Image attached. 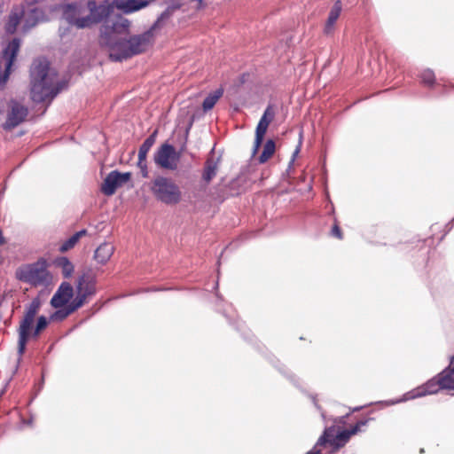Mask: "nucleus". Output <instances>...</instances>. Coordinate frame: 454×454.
Here are the masks:
<instances>
[{"mask_svg": "<svg viewBox=\"0 0 454 454\" xmlns=\"http://www.w3.org/2000/svg\"><path fill=\"white\" fill-rule=\"evenodd\" d=\"M274 115H275V113H274L272 106H269L265 109V111H264L262 116L261 117V119L257 124V127H256V129L259 130L260 134L266 133L268 126H269L270 122L273 120Z\"/></svg>", "mask_w": 454, "mask_h": 454, "instance_id": "393cba45", "label": "nucleus"}, {"mask_svg": "<svg viewBox=\"0 0 454 454\" xmlns=\"http://www.w3.org/2000/svg\"><path fill=\"white\" fill-rule=\"evenodd\" d=\"M421 81L424 84L432 85L434 82V74L432 70H424L420 74Z\"/></svg>", "mask_w": 454, "mask_h": 454, "instance_id": "473e14b6", "label": "nucleus"}, {"mask_svg": "<svg viewBox=\"0 0 454 454\" xmlns=\"http://www.w3.org/2000/svg\"><path fill=\"white\" fill-rule=\"evenodd\" d=\"M165 4L167 5L166 9L157 17L150 27L156 35L170 24L174 14L184 5L182 0H168L165 1Z\"/></svg>", "mask_w": 454, "mask_h": 454, "instance_id": "1a4fd4ad", "label": "nucleus"}, {"mask_svg": "<svg viewBox=\"0 0 454 454\" xmlns=\"http://www.w3.org/2000/svg\"><path fill=\"white\" fill-rule=\"evenodd\" d=\"M204 7L203 0H189L187 11L191 15L196 13L198 11Z\"/></svg>", "mask_w": 454, "mask_h": 454, "instance_id": "2f4dec72", "label": "nucleus"}, {"mask_svg": "<svg viewBox=\"0 0 454 454\" xmlns=\"http://www.w3.org/2000/svg\"><path fill=\"white\" fill-rule=\"evenodd\" d=\"M96 294V278L90 272L81 275L76 283V296L73 300L81 301V307L85 303L86 299Z\"/></svg>", "mask_w": 454, "mask_h": 454, "instance_id": "f8f14e48", "label": "nucleus"}, {"mask_svg": "<svg viewBox=\"0 0 454 454\" xmlns=\"http://www.w3.org/2000/svg\"><path fill=\"white\" fill-rule=\"evenodd\" d=\"M25 15L24 5H15L12 8L6 23L4 30L6 34L12 35L17 31L18 26L23 24V16Z\"/></svg>", "mask_w": 454, "mask_h": 454, "instance_id": "a211bd4d", "label": "nucleus"}, {"mask_svg": "<svg viewBox=\"0 0 454 454\" xmlns=\"http://www.w3.org/2000/svg\"><path fill=\"white\" fill-rule=\"evenodd\" d=\"M155 0H114L110 4L114 9L116 8L124 14H130L138 12L151 4Z\"/></svg>", "mask_w": 454, "mask_h": 454, "instance_id": "dca6fc26", "label": "nucleus"}, {"mask_svg": "<svg viewBox=\"0 0 454 454\" xmlns=\"http://www.w3.org/2000/svg\"><path fill=\"white\" fill-rule=\"evenodd\" d=\"M60 9L62 19L78 29L90 28L101 23L114 12L108 0L100 4L95 0H89L86 4L82 2L70 3L61 5Z\"/></svg>", "mask_w": 454, "mask_h": 454, "instance_id": "f257e3e1", "label": "nucleus"}, {"mask_svg": "<svg viewBox=\"0 0 454 454\" xmlns=\"http://www.w3.org/2000/svg\"><path fill=\"white\" fill-rule=\"evenodd\" d=\"M333 431V427H327L325 429L324 434L319 437L317 440L316 446L313 448V450H309L306 454H322L321 450H316L317 446L325 445L326 442H328V437L332 435V432Z\"/></svg>", "mask_w": 454, "mask_h": 454, "instance_id": "c756f323", "label": "nucleus"}, {"mask_svg": "<svg viewBox=\"0 0 454 454\" xmlns=\"http://www.w3.org/2000/svg\"><path fill=\"white\" fill-rule=\"evenodd\" d=\"M264 135L265 133L260 134L258 129L255 130L254 151H257L261 146Z\"/></svg>", "mask_w": 454, "mask_h": 454, "instance_id": "c9c22d12", "label": "nucleus"}, {"mask_svg": "<svg viewBox=\"0 0 454 454\" xmlns=\"http://www.w3.org/2000/svg\"><path fill=\"white\" fill-rule=\"evenodd\" d=\"M48 325V320L44 316H41L37 318V323L35 327L37 328V331H43L44 330Z\"/></svg>", "mask_w": 454, "mask_h": 454, "instance_id": "f704fd0d", "label": "nucleus"}, {"mask_svg": "<svg viewBox=\"0 0 454 454\" xmlns=\"http://www.w3.org/2000/svg\"><path fill=\"white\" fill-rule=\"evenodd\" d=\"M81 301H72L68 305H65L61 308H57L58 309L51 315L52 320L61 321L68 317L70 314L74 312L76 309L81 308Z\"/></svg>", "mask_w": 454, "mask_h": 454, "instance_id": "b1692460", "label": "nucleus"}, {"mask_svg": "<svg viewBox=\"0 0 454 454\" xmlns=\"http://www.w3.org/2000/svg\"><path fill=\"white\" fill-rule=\"evenodd\" d=\"M443 380V373H440L437 378L429 380L426 384L412 389L403 395L402 401H407L426 395H432L437 393L440 389L445 388L442 383Z\"/></svg>", "mask_w": 454, "mask_h": 454, "instance_id": "ddd939ff", "label": "nucleus"}, {"mask_svg": "<svg viewBox=\"0 0 454 454\" xmlns=\"http://www.w3.org/2000/svg\"><path fill=\"white\" fill-rule=\"evenodd\" d=\"M78 241L79 239L74 234L60 246L59 249L61 252H67L69 249L73 248Z\"/></svg>", "mask_w": 454, "mask_h": 454, "instance_id": "72a5a7b5", "label": "nucleus"}, {"mask_svg": "<svg viewBox=\"0 0 454 454\" xmlns=\"http://www.w3.org/2000/svg\"><path fill=\"white\" fill-rule=\"evenodd\" d=\"M30 92L35 102L52 100L60 91L57 73L45 59H35L30 68Z\"/></svg>", "mask_w": 454, "mask_h": 454, "instance_id": "f03ea898", "label": "nucleus"}, {"mask_svg": "<svg viewBox=\"0 0 454 454\" xmlns=\"http://www.w3.org/2000/svg\"><path fill=\"white\" fill-rule=\"evenodd\" d=\"M3 12V4H0V13Z\"/></svg>", "mask_w": 454, "mask_h": 454, "instance_id": "c03bdc74", "label": "nucleus"}, {"mask_svg": "<svg viewBox=\"0 0 454 454\" xmlns=\"http://www.w3.org/2000/svg\"><path fill=\"white\" fill-rule=\"evenodd\" d=\"M150 189L155 199L166 205H176L182 200L180 188L168 177L158 176L152 181Z\"/></svg>", "mask_w": 454, "mask_h": 454, "instance_id": "39448f33", "label": "nucleus"}, {"mask_svg": "<svg viewBox=\"0 0 454 454\" xmlns=\"http://www.w3.org/2000/svg\"><path fill=\"white\" fill-rule=\"evenodd\" d=\"M114 252V245L109 242H104L95 250L94 259L99 264H106L112 257Z\"/></svg>", "mask_w": 454, "mask_h": 454, "instance_id": "412c9836", "label": "nucleus"}, {"mask_svg": "<svg viewBox=\"0 0 454 454\" xmlns=\"http://www.w3.org/2000/svg\"><path fill=\"white\" fill-rule=\"evenodd\" d=\"M345 419H346V417H344V416H343V417H340V418L338 419V422H339V423H345Z\"/></svg>", "mask_w": 454, "mask_h": 454, "instance_id": "37998d69", "label": "nucleus"}, {"mask_svg": "<svg viewBox=\"0 0 454 454\" xmlns=\"http://www.w3.org/2000/svg\"><path fill=\"white\" fill-rule=\"evenodd\" d=\"M165 4L167 5L166 9L157 17L150 27L156 35L170 24L174 14L184 5L182 0H168L165 1Z\"/></svg>", "mask_w": 454, "mask_h": 454, "instance_id": "9b49d317", "label": "nucleus"}, {"mask_svg": "<svg viewBox=\"0 0 454 454\" xmlns=\"http://www.w3.org/2000/svg\"><path fill=\"white\" fill-rule=\"evenodd\" d=\"M56 264L61 269L62 274L65 278H70L72 276L74 267L67 257L59 258L56 261Z\"/></svg>", "mask_w": 454, "mask_h": 454, "instance_id": "cd10ccee", "label": "nucleus"}, {"mask_svg": "<svg viewBox=\"0 0 454 454\" xmlns=\"http://www.w3.org/2000/svg\"><path fill=\"white\" fill-rule=\"evenodd\" d=\"M156 131L150 135L141 145L138 150V160H146L147 153L155 143Z\"/></svg>", "mask_w": 454, "mask_h": 454, "instance_id": "a878e982", "label": "nucleus"}, {"mask_svg": "<svg viewBox=\"0 0 454 454\" xmlns=\"http://www.w3.org/2000/svg\"><path fill=\"white\" fill-rule=\"evenodd\" d=\"M131 174L129 172L120 173L117 170L111 171L101 185V192L106 196H111L116 192L118 187L128 183Z\"/></svg>", "mask_w": 454, "mask_h": 454, "instance_id": "4468645a", "label": "nucleus"}, {"mask_svg": "<svg viewBox=\"0 0 454 454\" xmlns=\"http://www.w3.org/2000/svg\"><path fill=\"white\" fill-rule=\"evenodd\" d=\"M165 4L167 5L166 9L157 17L150 27L156 35L170 24L174 14L184 5L182 0H168L165 1Z\"/></svg>", "mask_w": 454, "mask_h": 454, "instance_id": "9d476101", "label": "nucleus"}, {"mask_svg": "<svg viewBox=\"0 0 454 454\" xmlns=\"http://www.w3.org/2000/svg\"><path fill=\"white\" fill-rule=\"evenodd\" d=\"M332 234H333V236H334L340 239H342L340 229L336 224L332 229Z\"/></svg>", "mask_w": 454, "mask_h": 454, "instance_id": "4c0bfd02", "label": "nucleus"}, {"mask_svg": "<svg viewBox=\"0 0 454 454\" xmlns=\"http://www.w3.org/2000/svg\"><path fill=\"white\" fill-rule=\"evenodd\" d=\"M223 90L218 89L213 93L209 94L203 101L202 107L205 112L211 110L218 99L223 96Z\"/></svg>", "mask_w": 454, "mask_h": 454, "instance_id": "bb28decb", "label": "nucleus"}, {"mask_svg": "<svg viewBox=\"0 0 454 454\" xmlns=\"http://www.w3.org/2000/svg\"><path fill=\"white\" fill-rule=\"evenodd\" d=\"M156 35L150 28L142 34L132 35L114 46L110 59L121 61L145 52L153 44Z\"/></svg>", "mask_w": 454, "mask_h": 454, "instance_id": "7ed1b4c3", "label": "nucleus"}, {"mask_svg": "<svg viewBox=\"0 0 454 454\" xmlns=\"http://www.w3.org/2000/svg\"><path fill=\"white\" fill-rule=\"evenodd\" d=\"M368 420H360L350 429H345L338 432L336 437L331 441L330 438L333 435L334 430L332 432V435L328 437V442L334 445L336 448L342 447L348 442L349 438L361 431V427L367 424Z\"/></svg>", "mask_w": 454, "mask_h": 454, "instance_id": "6ab92c4d", "label": "nucleus"}, {"mask_svg": "<svg viewBox=\"0 0 454 454\" xmlns=\"http://www.w3.org/2000/svg\"><path fill=\"white\" fill-rule=\"evenodd\" d=\"M41 307V301L39 298H35L26 308L25 314L23 318L20 323V326L18 328V354L20 357L26 351V346L29 340L30 330L32 329L35 317L39 311ZM20 358H19L20 360Z\"/></svg>", "mask_w": 454, "mask_h": 454, "instance_id": "0eeeda50", "label": "nucleus"}, {"mask_svg": "<svg viewBox=\"0 0 454 454\" xmlns=\"http://www.w3.org/2000/svg\"><path fill=\"white\" fill-rule=\"evenodd\" d=\"M85 234H86L85 230H82V231H79L76 233H74V235L77 237L78 239H80Z\"/></svg>", "mask_w": 454, "mask_h": 454, "instance_id": "ea45409f", "label": "nucleus"}, {"mask_svg": "<svg viewBox=\"0 0 454 454\" xmlns=\"http://www.w3.org/2000/svg\"><path fill=\"white\" fill-rule=\"evenodd\" d=\"M153 160L158 167L174 171L178 167L180 153H176L172 145L165 143L155 152Z\"/></svg>", "mask_w": 454, "mask_h": 454, "instance_id": "6e6552de", "label": "nucleus"}, {"mask_svg": "<svg viewBox=\"0 0 454 454\" xmlns=\"http://www.w3.org/2000/svg\"><path fill=\"white\" fill-rule=\"evenodd\" d=\"M299 152H300V147H297L293 153L291 163H293L294 161L295 157L298 155Z\"/></svg>", "mask_w": 454, "mask_h": 454, "instance_id": "a19ab883", "label": "nucleus"}, {"mask_svg": "<svg viewBox=\"0 0 454 454\" xmlns=\"http://www.w3.org/2000/svg\"><path fill=\"white\" fill-rule=\"evenodd\" d=\"M341 9L342 5L340 1H336L333 7L331 8L328 18L326 20L324 28L325 34L330 35L333 33L334 29V25L340 15Z\"/></svg>", "mask_w": 454, "mask_h": 454, "instance_id": "4be33fe9", "label": "nucleus"}, {"mask_svg": "<svg viewBox=\"0 0 454 454\" xmlns=\"http://www.w3.org/2000/svg\"><path fill=\"white\" fill-rule=\"evenodd\" d=\"M137 166L140 168L143 177H147L148 176V169H147L146 160H138Z\"/></svg>", "mask_w": 454, "mask_h": 454, "instance_id": "e433bc0d", "label": "nucleus"}, {"mask_svg": "<svg viewBox=\"0 0 454 454\" xmlns=\"http://www.w3.org/2000/svg\"><path fill=\"white\" fill-rule=\"evenodd\" d=\"M73 294V286L69 283L64 282L52 296L51 304L53 308H61L67 304Z\"/></svg>", "mask_w": 454, "mask_h": 454, "instance_id": "aec40b11", "label": "nucleus"}, {"mask_svg": "<svg viewBox=\"0 0 454 454\" xmlns=\"http://www.w3.org/2000/svg\"><path fill=\"white\" fill-rule=\"evenodd\" d=\"M4 243V238L3 236L2 231H0V245H3Z\"/></svg>", "mask_w": 454, "mask_h": 454, "instance_id": "79ce46f5", "label": "nucleus"}, {"mask_svg": "<svg viewBox=\"0 0 454 454\" xmlns=\"http://www.w3.org/2000/svg\"><path fill=\"white\" fill-rule=\"evenodd\" d=\"M16 277L19 280L33 286H44L51 280L47 262L44 259L20 266L16 270Z\"/></svg>", "mask_w": 454, "mask_h": 454, "instance_id": "423d86ee", "label": "nucleus"}, {"mask_svg": "<svg viewBox=\"0 0 454 454\" xmlns=\"http://www.w3.org/2000/svg\"><path fill=\"white\" fill-rule=\"evenodd\" d=\"M46 20L45 12L41 8L29 7L27 10L25 9L21 31L23 33H27L38 23L45 21Z\"/></svg>", "mask_w": 454, "mask_h": 454, "instance_id": "f3484780", "label": "nucleus"}, {"mask_svg": "<svg viewBox=\"0 0 454 454\" xmlns=\"http://www.w3.org/2000/svg\"><path fill=\"white\" fill-rule=\"evenodd\" d=\"M275 152V143L273 140H268L263 147L262 153L259 156L260 163L266 162L274 153Z\"/></svg>", "mask_w": 454, "mask_h": 454, "instance_id": "c85d7f7f", "label": "nucleus"}, {"mask_svg": "<svg viewBox=\"0 0 454 454\" xmlns=\"http://www.w3.org/2000/svg\"><path fill=\"white\" fill-rule=\"evenodd\" d=\"M103 21L104 24L100 28V43L107 48L109 57L111 58V51L114 46L124 41V39L119 38V35L129 32L130 21L121 15H117L111 21L107 20V18Z\"/></svg>", "mask_w": 454, "mask_h": 454, "instance_id": "20e7f679", "label": "nucleus"}, {"mask_svg": "<svg viewBox=\"0 0 454 454\" xmlns=\"http://www.w3.org/2000/svg\"><path fill=\"white\" fill-rule=\"evenodd\" d=\"M443 380L442 381L446 389H454V368L450 371H443Z\"/></svg>", "mask_w": 454, "mask_h": 454, "instance_id": "7c9ffc66", "label": "nucleus"}, {"mask_svg": "<svg viewBox=\"0 0 454 454\" xmlns=\"http://www.w3.org/2000/svg\"><path fill=\"white\" fill-rule=\"evenodd\" d=\"M32 331V329L30 330ZM42 331H37V328L35 327L34 332H30V335H29V338H37V336L39 335V333H41Z\"/></svg>", "mask_w": 454, "mask_h": 454, "instance_id": "58836bf2", "label": "nucleus"}, {"mask_svg": "<svg viewBox=\"0 0 454 454\" xmlns=\"http://www.w3.org/2000/svg\"><path fill=\"white\" fill-rule=\"evenodd\" d=\"M219 165V159L209 157L207 159L202 173V178L206 183H209L216 176Z\"/></svg>", "mask_w": 454, "mask_h": 454, "instance_id": "5701e85b", "label": "nucleus"}, {"mask_svg": "<svg viewBox=\"0 0 454 454\" xmlns=\"http://www.w3.org/2000/svg\"><path fill=\"white\" fill-rule=\"evenodd\" d=\"M6 121L3 124L4 129H12L20 125L27 115V108L17 101H11Z\"/></svg>", "mask_w": 454, "mask_h": 454, "instance_id": "2eb2a0df", "label": "nucleus"}]
</instances>
